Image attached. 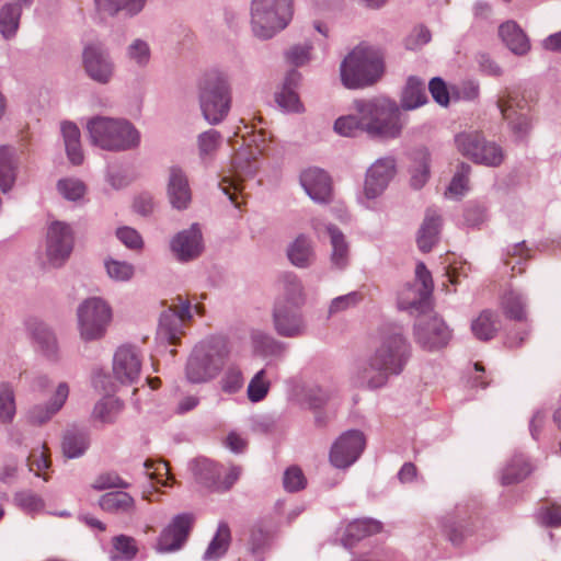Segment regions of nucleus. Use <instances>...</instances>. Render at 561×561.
Returning a JSON list of instances; mask_svg holds the SVG:
<instances>
[{
  "instance_id": "a878e982",
  "label": "nucleus",
  "mask_w": 561,
  "mask_h": 561,
  "mask_svg": "<svg viewBox=\"0 0 561 561\" xmlns=\"http://www.w3.org/2000/svg\"><path fill=\"white\" fill-rule=\"evenodd\" d=\"M425 82L415 76L408 78L400 96V110L412 111L427 103Z\"/></svg>"
},
{
  "instance_id": "79ce46f5",
  "label": "nucleus",
  "mask_w": 561,
  "mask_h": 561,
  "mask_svg": "<svg viewBox=\"0 0 561 561\" xmlns=\"http://www.w3.org/2000/svg\"><path fill=\"white\" fill-rule=\"evenodd\" d=\"M22 7L14 3H7L0 10V32L5 38H10L15 35Z\"/></svg>"
},
{
  "instance_id": "e2e57ef3",
  "label": "nucleus",
  "mask_w": 561,
  "mask_h": 561,
  "mask_svg": "<svg viewBox=\"0 0 561 561\" xmlns=\"http://www.w3.org/2000/svg\"><path fill=\"white\" fill-rule=\"evenodd\" d=\"M538 522L546 527L561 526V505L556 503L541 507L537 513Z\"/></svg>"
},
{
  "instance_id": "473e14b6",
  "label": "nucleus",
  "mask_w": 561,
  "mask_h": 561,
  "mask_svg": "<svg viewBox=\"0 0 561 561\" xmlns=\"http://www.w3.org/2000/svg\"><path fill=\"white\" fill-rule=\"evenodd\" d=\"M287 256L290 263L297 267L306 268L314 261V250L311 240L299 234L287 248Z\"/></svg>"
},
{
  "instance_id": "bb28decb",
  "label": "nucleus",
  "mask_w": 561,
  "mask_h": 561,
  "mask_svg": "<svg viewBox=\"0 0 561 561\" xmlns=\"http://www.w3.org/2000/svg\"><path fill=\"white\" fill-rule=\"evenodd\" d=\"M69 394V387L66 382H60L56 389L54 399L47 405H35L28 414L30 421L34 424L47 422L57 413L66 402Z\"/></svg>"
},
{
  "instance_id": "5fc2aeb1",
  "label": "nucleus",
  "mask_w": 561,
  "mask_h": 561,
  "mask_svg": "<svg viewBox=\"0 0 561 561\" xmlns=\"http://www.w3.org/2000/svg\"><path fill=\"white\" fill-rule=\"evenodd\" d=\"M270 389V382L265 380V370L261 369L250 380L248 386V398L252 402H259L263 400Z\"/></svg>"
},
{
  "instance_id": "ddd939ff",
  "label": "nucleus",
  "mask_w": 561,
  "mask_h": 561,
  "mask_svg": "<svg viewBox=\"0 0 561 561\" xmlns=\"http://www.w3.org/2000/svg\"><path fill=\"white\" fill-rule=\"evenodd\" d=\"M415 342L426 351L445 347L451 339V331L445 321L436 314H422L414 323Z\"/></svg>"
},
{
  "instance_id": "a19ab883",
  "label": "nucleus",
  "mask_w": 561,
  "mask_h": 561,
  "mask_svg": "<svg viewBox=\"0 0 561 561\" xmlns=\"http://www.w3.org/2000/svg\"><path fill=\"white\" fill-rule=\"evenodd\" d=\"M222 141L221 134L216 129H209L198 135V156L203 162L211 161Z\"/></svg>"
},
{
  "instance_id": "69168bd1",
  "label": "nucleus",
  "mask_w": 561,
  "mask_h": 561,
  "mask_svg": "<svg viewBox=\"0 0 561 561\" xmlns=\"http://www.w3.org/2000/svg\"><path fill=\"white\" fill-rule=\"evenodd\" d=\"M128 483L114 472L102 473L92 483V488L98 491L112 488L126 489Z\"/></svg>"
},
{
  "instance_id": "58836bf2",
  "label": "nucleus",
  "mask_w": 561,
  "mask_h": 561,
  "mask_svg": "<svg viewBox=\"0 0 561 561\" xmlns=\"http://www.w3.org/2000/svg\"><path fill=\"white\" fill-rule=\"evenodd\" d=\"M111 561H133L138 553L135 538L127 535H118L112 538Z\"/></svg>"
},
{
  "instance_id": "6ab92c4d",
  "label": "nucleus",
  "mask_w": 561,
  "mask_h": 561,
  "mask_svg": "<svg viewBox=\"0 0 561 561\" xmlns=\"http://www.w3.org/2000/svg\"><path fill=\"white\" fill-rule=\"evenodd\" d=\"M171 251L180 262H190L198 257L203 250L202 231L197 224H193L188 229L180 231L171 240Z\"/></svg>"
},
{
  "instance_id": "1a4fd4ad",
  "label": "nucleus",
  "mask_w": 561,
  "mask_h": 561,
  "mask_svg": "<svg viewBox=\"0 0 561 561\" xmlns=\"http://www.w3.org/2000/svg\"><path fill=\"white\" fill-rule=\"evenodd\" d=\"M457 150L473 163L485 167H500L505 158L503 148L488 140L480 131H462L455 136Z\"/></svg>"
},
{
  "instance_id": "e433bc0d",
  "label": "nucleus",
  "mask_w": 561,
  "mask_h": 561,
  "mask_svg": "<svg viewBox=\"0 0 561 561\" xmlns=\"http://www.w3.org/2000/svg\"><path fill=\"white\" fill-rule=\"evenodd\" d=\"M251 341L254 351L264 356H283L287 347L285 343L260 330L251 333Z\"/></svg>"
},
{
  "instance_id": "7c9ffc66",
  "label": "nucleus",
  "mask_w": 561,
  "mask_h": 561,
  "mask_svg": "<svg viewBox=\"0 0 561 561\" xmlns=\"http://www.w3.org/2000/svg\"><path fill=\"white\" fill-rule=\"evenodd\" d=\"M195 480L205 488L216 492L218 477L224 473V467L207 458H198L192 462Z\"/></svg>"
},
{
  "instance_id": "a211bd4d",
  "label": "nucleus",
  "mask_w": 561,
  "mask_h": 561,
  "mask_svg": "<svg viewBox=\"0 0 561 561\" xmlns=\"http://www.w3.org/2000/svg\"><path fill=\"white\" fill-rule=\"evenodd\" d=\"M276 333L284 337H298L306 333V322L299 307L276 304L273 311Z\"/></svg>"
},
{
  "instance_id": "864d4df0",
  "label": "nucleus",
  "mask_w": 561,
  "mask_h": 561,
  "mask_svg": "<svg viewBox=\"0 0 561 561\" xmlns=\"http://www.w3.org/2000/svg\"><path fill=\"white\" fill-rule=\"evenodd\" d=\"M283 485L287 492H298L306 488L307 479L298 466H290L284 472Z\"/></svg>"
},
{
  "instance_id": "a18cd8bd",
  "label": "nucleus",
  "mask_w": 561,
  "mask_h": 561,
  "mask_svg": "<svg viewBox=\"0 0 561 561\" xmlns=\"http://www.w3.org/2000/svg\"><path fill=\"white\" fill-rule=\"evenodd\" d=\"M123 409V403L115 398H104L99 401L93 410V415L102 423H113Z\"/></svg>"
},
{
  "instance_id": "de8ad7c7",
  "label": "nucleus",
  "mask_w": 561,
  "mask_h": 561,
  "mask_svg": "<svg viewBox=\"0 0 561 561\" xmlns=\"http://www.w3.org/2000/svg\"><path fill=\"white\" fill-rule=\"evenodd\" d=\"M502 305L506 317L516 321H524L526 319L525 300L520 294L508 291L503 297Z\"/></svg>"
},
{
  "instance_id": "9d476101",
  "label": "nucleus",
  "mask_w": 561,
  "mask_h": 561,
  "mask_svg": "<svg viewBox=\"0 0 561 561\" xmlns=\"http://www.w3.org/2000/svg\"><path fill=\"white\" fill-rule=\"evenodd\" d=\"M78 329L83 341H95L104 336L112 320V309L100 297L83 300L78 309Z\"/></svg>"
},
{
  "instance_id": "49530a36",
  "label": "nucleus",
  "mask_w": 561,
  "mask_h": 561,
  "mask_svg": "<svg viewBox=\"0 0 561 561\" xmlns=\"http://www.w3.org/2000/svg\"><path fill=\"white\" fill-rule=\"evenodd\" d=\"M285 299L279 300L277 304H287L293 307H301L305 302L302 294V285L300 280L291 274H287L283 278Z\"/></svg>"
},
{
  "instance_id": "20e7f679",
  "label": "nucleus",
  "mask_w": 561,
  "mask_h": 561,
  "mask_svg": "<svg viewBox=\"0 0 561 561\" xmlns=\"http://www.w3.org/2000/svg\"><path fill=\"white\" fill-rule=\"evenodd\" d=\"M385 72L380 49L367 44L355 46L340 67L341 81L347 89H363L378 82Z\"/></svg>"
},
{
  "instance_id": "72a5a7b5",
  "label": "nucleus",
  "mask_w": 561,
  "mask_h": 561,
  "mask_svg": "<svg viewBox=\"0 0 561 561\" xmlns=\"http://www.w3.org/2000/svg\"><path fill=\"white\" fill-rule=\"evenodd\" d=\"M145 3L146 0H94L96 11L111 16L119 12L134 16L144 9Z\"/></svg>"
},
{
  "instance_id": "393cba45",
  "label": "nucleus",
  "mask_w": 561,
  "mask_h": 561,
  "mask_svg": "<svg viewBox=\"0 0 561 561\" xmlns=\"http://www.w3.org/2000/svg\"><path fill=\"white\" fill-rule=\"evenodd\" d=\"M248 161V159H243L241 153H238L233 158L234 178L231 180L224 179L220 184L222 192L237 207H239V204L236 202V193L243 190L241 181L244 178L253 176L256 171V167Z\"/></svg>"
},
{
  "instance_id": "412c9836",
  "label": "nucleus",
  "mask_w": 561,
  "mask_h": 561,
  "mask_svg": "<svg viewBox=\"0 0 561 561\" xmlns=\"http://www.w3.org/2000/svg\"><path fill=\"white\" fill-rule=\"evenodd\" d=\"M396 173V161L387 157L378 159L367 171L365 180V195L367 198L379 196L388 186Z\"/></svg>"
},
{
  "instance_id": "0e129e2a",
  "label": "nucleus",
  "mask_w": 561,
  "mask_h": 561,
  "mask_svg": "<svg viewBox=\"0 0 561 561\" xmlns=\"http://www.w3.org/2000/svg\"><path fill=\"white\" fill-rule=\"evenodd\" d=\"M15 503L28 512L39 511L44 507V501L32 491H21L14 495Z\"/></svg>"
},
{
  "instance_id": "bf43d9fd",
  "label": "nucleus",
  "mask_w": 561,
  "mask_h": 561,
  "mask_svg": "<svg viewBox=\"0 0 561 561\" xmlns=\"http://www.w3.org/2000/svg\"><path fill=\"white\" fill-rule=\"evenodd\" d=\"M488 218L486 208L482 204L471 202L465 207L463 221L469 227H479Z\"/></svg>"
},
{
  "instance_id": "6e6552de",
  "label": "nucleus",
  "mask_w": 561,
  "mask_h": 561,
  "mask_svg": "<svg viewBox=\"0 0 561 561\" xmlns=\"http://www.w3.org/2000/svg\"><path fill=\"white\" fill-rule=\"evenodd\" d=\"M496 105L513 134L524 137L530 131L531 106L525 92L506 88L499 94Z\"/></svg>"
},
{
  "instance_id": "680f3d73",
  "label": "nucleus",
  "mask_w": 561,
  "mask_h": 561,
  "mask_svg": "<svg viewBox=\"0 0 561 561\" xmlns=\"http://www.w3.org/2000/svg\"><path fill=\"white\" fill-rule=\"evenodd\" d=\"M107 274L115 280H129L134 275V267L131 264L116 260H108L105 262Z\"/></svg>"
},
{
  "instance_id": "6e6d98bb",
  "label": "nucleus",
  "mask_w": 561,
  "mask_h": 561,
  "mask_svg": "<svg viewBox=\"0 0 561 561\" xmlns=\"http://www.w3.org/2000/svg\"><path fill=\"white\" fill-rule=\"evenodd\" d=\"M470 172L471 167L468 163H459L448 186V192L454 195H462L468 190Z\"/></svg>"
},
{
  "instance_id": "603ef678",
  "label": "nucleus",
  "mask_w": 561,
  "mask_h": 561,
  "mask_svg": "<svg viewBox=\"0 0 561 561\" xmlns=\"http://www.w3.org/2000/svg\"><path fill=\"white\" fill-rule=\"evenodd\" d=\"M444 533L451 545L458 547L463 542L467 536L472 534V530L462 522L460 523L453 518H447L444 523Z\"/></svg>"
},
{
  "instance_id": "774afa93",
  "label": "nucleus",
  "mask_w": 561,
  "mask_h": 561,
  "mask_svg": "<svg viewBox=\"0 0 561 561\" xmlns=\"http://www.w3.org/2000/svg\"><path fill=\"white\" fill-rule=\"evenodd\" d=\"M312 45L310 43L298 44L293 46L287 53L286 57L288 61L296 67L304 66L310 59V51Z\"/></svg>"
},
{
  "instance_id": "09e8293b",
  "label": "nucleus",
  "mask_w": 561,
  "mask_h": 561,
  "mask_svg": "<svg viewBox=\"0 0 561 561\" xmlns=\"http://www.w3.org/2000/svg\"><path fill=\"white\" fill-rule=\"evenodd\" d=\"M15 414L14 391L9 382L0 383V422H10Z\"/></svg>"
},
{
  "instance_id": "ea45409f",
  "label": "nucleus",
  "mask_w": 561,
  "mask_h": 561,
  "mask_svg": "<svg viewBox=\"0 0 561 561\" xmlns=\"http://www.w3.org/2000/svg\"><path fill=\"white\" fill-rule=\"evenodd\" d=\"M231 534L227 523H219L216 535L205 551V560H216L224 556L230 545Z\"/></svg>"
},
{
  "instance_id": "39448f33",
  "label": "nucleus",
  "mask_w": 561,
  "mask_h": 561,
  "mask_svg": "<svg viewBox=\"0 0 561 561\" xmlns=\"http://www.w3.org/2000/svg\"><path fill=\"white\" fill-rule=\"evenodd\" d=\"M87 130L91 144L102 150L121 152L140 145L139 130L125 118L94 116L87 122Z\"/></svg>"
},
{
  "instance_id": "4be33fe9",
  "label": "nucleus",
  "mask_w": 561,
  "mask_h": 561,
  "mask_svg": "<svg viewBox=\"0 0 561 561\" xmlns=\"http://www.w3.org/2000/svg\"><path fill=\"white\" fill-rule=\"evenodd\" d=\"M167 196L171 206L178 210L186 209L192 202V190L187 175L178 165L169 168Z\"/></svg>"
},
{
  "instance_id": "423d86ee",
  "label": "nucleus",
  "mask_w": 561,
  "mask_h": 561,
  "mask_svg": "<svg viewBox=\"0 0 561 561\" xmlns=\"http://www.w3.org/2000/svg\"><path fill=\"white\" fill-rule=\"evenodd\" d=\"M231 88L225 75L207 73L199 84V106L205 121L210 125L220 124L231 107Z\"/></svg>"
},
{
  "instance_id": "4468645a",
  "label": "nucleus",
  "mask_w": 561,
  "mask_h": 561,
  "mask_svg": "<svg viewBox=\"0 0 561 561\" xmlns=\"http://www.w3.org/2000/svg\"><path fill=\"white\" fill-rule=\"evenodd\" d=\"M82 65L87 76L100 84H107L115 73V64L100 43H91L83 48Z\"/></svg>"
},
{
  "instance_id": "2eb2a0df",
  "label": "nucleus",
  "mask_w": 561,
  "mask_h": 561,
  "mask_svg": "<svg viewBox=\"0 0 561 561\" xmlns=\"http://www.w3.org/2000/svg\"><path fill=\"white\" fill-rule=\"evenodd\" d=\"M73 248V236L69 225L54 221L47 231L46 256L53 266H61Z\"/></svg>"
},
{
  "instance_id": "c9c22d12",
  "label": "nucleus",
  "mask_w": 561,
  "mask_h": 561,
  "mask_svg": "<svg viewBox=\"0 0 561 561\" xmlns=\"http://www.w3.org/2000/svg\"><path fill=\"white\" fill-rule=\"evenodd\" d=\"M500 328L499 317L494 311L489 309L481 313L471 323L473 335L480 341H489L493 339Z\"/></svg>"
},
{
  "instance_id": "c03bdc74",
  "label": "nucleus",
  "mask_w": 561,
  "mask_h": 561,
  "mask_svg": "<svg viewBox=\"0 0 561 561\" xmlns=\"http://www.w3.org/2000/svg\"><path fill=\"white\" fill-rule=\"evenodd\" d=\"M382 528L380 522L371 518L356 519L345 530L347 540H360L367 536L378 534Z\"/></svg>"
},
{
  "instance_id": "b1692460",
  "label": "nucleus",
  "mask_w": 561,
  "mask_h": 561,
  "mask_svg": "<svg viewBox=\"0 0 561 561\" xmlns=\"http://www.w3.org/2000/svg\"><path fill=\"white\" fill-rule=\"evenodd\" d=\"M28 335L41 350V352L50 359L57 358L58 343L54 332L46 323L36 319L30 318L25 322Z\"/></svg>"
},
{
  "instance_id": "c756f323",
  "label": "nucleus",
  "mask_w": 561,
  "mask_h": 561,
  "mask_svg": "<svg viewBox=\"0 0 561 561\" xmlns=\"http://www.w3.org/2000/svg\"><path fill=\"white\" fill-rule=\"evenodd\" d=\"M440 226V217L435 211L427 210L416 239L417 247L422 252H430L437 243Z\"/></svg>"
},
{
  "instance_id": "aec40b11",
  "label": "nucleus",
  "mask_w": 561,
  "mask_h": 561,
  "mask_svg": "<svg viewBox=\"0 0 561 561\" xmlns=\"http://www.w3.org/2000/svg\"><path fill=\"white\" fill-rule=\"evenodd\" d=\"M141 370V358L138 351L131 345L117 348L113 359V373L122 383L135 382Z\"/></svg>"
},
{
  "instance_id": "4c0bfd02",
  "label": "nucleus",
  "mask_w": 561,
  "mask_h": 561,
  "mask_svg": "<svg viewBox=\"0 0 561 561\" xmlns=\"http://www.w3.org/2000/svg\"><path fill=\"white\" fill-rule=\"evenodd\" d=\"M90 444L89 434L83 430H69L66 432L62 440V451L67 458H78L82 456Z\"/></svg>"
},
{
  "instance_id": "7ed1b4c3",
  "label": "nucleus",
  "mask_w": 561,
  "mask_h": 561,
  "mask_svg": "<svg viewBox=\"0 0 561 561\" xmlns=\"http://www.w3.org/2000/svg\"><path fill=\"white\" fill-rule=\"evenodd\" d=\"M230 355L226 337L211 335L199 341L185 364V378L190 383H206L219 376Z\"/></svg>"
},
{
  "instance_id": "5701e85b",
  "label": "nucleus",
  "mask_w": 561,
  "mask_h": 561,
  "mask_svg": "<svg viewBox=\"0 0 561 561\" xmlns=\"http://www.w3.org/2000/svg\"><path fill=\"white\" fill-rule=\"evenodd\" d=\"M300 183L316 203H329L332 197V182L329 174L319 168H309L300 174Z\"/></svg>"
},
{
  "instance_id": "052dcab7",
  "label": "nucleus",
  "mask_w": 561,
  "mask_h": 561,
  "mask_svg": "<svg viewBox=\"0 0 561 561\" xmlns=\"http://www.w3.org/2000/svg\"><path fill=\"white\" fill-rule=\"evenodd\" d=\"M363 298L364 297L360 291H352L346 295L336 297L330 305L329 313L334 314L354 308L363 300Z\"/></svg>"
},
{
  "instance_id": "cd10ccee",
  "label": "nucleus",
  "mask_w": 561,
  "mask_h": 561,
  "mask_svg": "<svg viewBox=\"0 0 561 561\" xmlns=\"http://www.w3.org/2000/svg\"><path fill=\"white\" fill-rule=\"evenodd\" d=\"M499 35L506 47L515 55H525L530 49L526 34L514 21L502 23L499 27Z\"/></svg>"
},
{
  "instance_id": "13d9d810",
  "label": "nucleus",
  "mask_w": 561,
  "mask_h": 561,
  "mask_svg": "<svg viewBox=\"0 0 561 561\" xmlns=\"http://www.w3.org/2000/svg\"><path fill=\"white\" fill-rule=\"evenodd\" d=\"M127 56L137 66L145 67L150 60L149 45L142 39H135L127 47Z\"/></svg>"
},
{
  "instance_id": "2f4dec72",
  "label": "nucleus",
  "mask_w": 561,
  "mask_h": 561,
  "mask_svg": "<svg viewBox=\"0 0 561 561\" xmlns=\"http://www.w3.org/2000/svg\"><path fill=\"white\" fill-rule=\"evenodd\" d=\"M325 230L330 237L332 247L331 264L337 270H343L350 261V245L343 232L334 225H327Z\"/></svg>"
},
{
  "instance_id": "4d7b16f0",
  "label": "nucleus",
  "mask_w": 561,
  "mask_h": 561,
  "mask_svg": "<svg viewBox=\"0 0 561 561\" xmlns=\"http://www.w3.org/2000/svg\"><path fill=\"white\" fill-rule=\"evenodd\" d=\"M57 190L65 198L77 201L83 196L85 186L77 179H61L57 183Z\"/></svg>"
},
{
  "instance_id": "f3484780",
  "label": "nucleus",
  "mask_w": 561,
  "mask_h": 561,
  "mask_svg": "<svg viewBox=\"0 0 561 561\" xmlns=\"http://www.w3.org/2000/svg\"><path fill=\"white\" fill-rule=\"evenodd\" d=\"M194 524V516L190 513L179 514L161 531L156 549L158 552H173L180 550L186 542Z\"/></svg>"
},
{
  "instance_id": "dca6fc26",
  "label": "nucleus",
  "mask_w": 561,
  "mask_h": 561,
  "mask_svg": "<svg viewBox=\"0 0 561 561\" xmlns=\"http://www.w3.org/2000/svg\"><path fill=\"white\" fill-rule=\"evenodd\" d=\"M364 434L357 430L343 433L331 447L330 461L339 468L345 469L353 465L365 448Z\"/></svg>"
},
{
  "instance_id": "f03ea898",
  "label": "nucleus",
  "mask_w": 561,
  "mask_h": 561,
  "mask_svg": "<svg viewBox=\"0 0 561 561\" xmlns=\"http://www.w3.org/2000/svg\"><path fill=\"white\" fill-rule=\"evenodd\" d=\"M411 356V345L399 324H387L380 329L379 343L355 375L358 387L377 389L385 386L388 378L399 375Z\"/></svg>"
},
{
  "instance_id": "9b49d317",
  "label": "nucleus",
  "mask_w": 561,
  "mask_h": 561,
  "mask_svg": "<svg viewBox=\"0 0 561 561\" xmlns=\"http://www.w3.org/2000/svg\"><path fill=\"white\" fill-rule=\"evenodd\" d=\"M433 291V279L424 263H419L415 268V279L407 283L398 295V307L410 313L420 316L426 313L430 307V297Z\"/></svg>"
},
{
  "instance_id": "338daca9",
  "label": "nucleus",
  "mask_w": 561,
  "mask_h": 561,
  "mask_svg": "<svg viewBox=\"0 0 561 561\" xmlns=\"http://www.w3.org/2000/svg\"><path fill=\"white\" fill-rule=\"evenodd\" d=\"M27 466L30 471L34 472L35 476L41 477V472L48 469L50 466V461L45 449H33L27 457Z\"/></svg>"
},
{
  "instance_id": "f704fd0d",
  "label": "nucleus",
  "mask_w": 561,
  "mask_h": 561,
  "mask_svg": "<svg viewBox=\"0 0 561 561\" xmlns=\"http://www.w3.org/2000/svg\"><path fill=\"white\" fill-rule=\"evenodd\" d=\"M16 150L11 146H0V187L3 193L15 182Z\"/></svg>"
},
{
  "instance_id": "0eeeda50",
  "label": "nucleus",
  "mask_w": 561,
  "mask_h": 561,
  "mask_svg": "<svg viewBox=\"0 0 561 561\" xmlns=\"http://www.w3.org/2000/svg\"><path fill=\"white\" fill-rule=\"evenodd\" d=\"M293 18V0H252L251 25L256 37L268 39Z\"/></svg>"
},
{
  "instance_id": "3c124183",
  "label": "nucleus",
  "mask_w": 561,
  "mask_h": 561,
  "mask_svg": "<svg viewBox=\"0 0 561 561\" xmlns=\"http://www.w3.org/2000/svg\"><path fill=\"white\" fill-rule=\"evenodd\" d=\"M271 538V534L263 530L261 527H254L251 530L249 548L257 561H263V554L270 548Z\"/></svg>"
},
{
  "instance_id": "c85d7f7f",
  "label": "nucleus",
  "mask_w": 561,
  "mask_h": 561,
  "mask_svg": "<svg viewBox=\"0 0 561 561\" xmlns=\"http://www.w3.org/2000/svg\"><path fill=\"white\" fill-rule=\"evenodd\" d=\"M100 507L111 514L130 516L135 513V500L124 491H112L103 494L99 500Z\"/></svg>"
},
{
  "instance_id": "f257e3e1",
  "label": "nucleus",
  "mask_w": 561,
  "mask_h": 561,
  "mask_svg": "<svg viewBox=\"0 0 561 561\" xmlns=\"http://www.w3.org/2000/svg\"><path fill=\"white\" fill-rule=\"evenodd\" d=\"M352 110V114L334 123V130L341 136L366 134L370 139L388 141L399 138L407 125L397 101L386 95L355 99Z\"/></svg>"
},
{
  "instance_id": "8fccbe9b",
  "label": "nucleus",
  "mask_w": 561,
  "mask_h": 561,
  "mask_svg": "<svg viewBox=\"0 0 561 561\" xmlns=\"http://www.w3.org/2000/svg\"><path fill=\"white\" fill-rule=\"evenodd\" d=\"M243 383L242 371L237 365H230L219 381L221 391L228 394L237 393Z\"/></svg>"
},
{
  "instance_id": "f8f14e48",
  "label": "nucleus",
  "mask_w": 561,
  "mask_h": 561,
  "mask_svg": "<svg viewBox=\"0 0 561 561\" xmlns=\"http://www.w3.org/2000/svg\"><path fill=\"white\" fill-rule=\"evenodd\" d=\"M192 305L190 299L178 295L170 300V305L159 318L157 335L162 341L175 345L183 334L184 322L192 319Z\"/></svg>"
},
{
  "instance_id": "37998d69",
  "label": "nucleus",
  "mask_w": 561,
  "mask_h": 561,
  "mask_svg": "<svg viewBox=\"0 0 561 561\" xmlns=\"http://www.w3.org/2000/svg\"><path fill=\"white\" fill-rule=\"evenodd\" d=\"M531 471L530 465L522 456H515L506 465L502 473V484L510 485L524 480Z\"/></svg>"
}]
</instances>
